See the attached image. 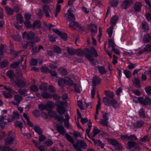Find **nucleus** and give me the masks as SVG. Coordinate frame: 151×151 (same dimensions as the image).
I'll return each instance as SVG.
<instances>
[{"instance_id":"obj_1","label":"nucleus","mask_w":151,"mask_h":151,"mask_svg":"<svg viewBox=\"0 0 151 151\" xmlns=\"http://www.w3.org/2000/svg\"><path fill=\"white\" fill-rule=\"evenodd\" d=\"M85 50L87 53H84L82 50L80 49L77 50L76 51V52L78 56L81 57L85 55V57L90 61H93L94 60V58L93 57V55L95 57L98 56V54L94 48H92L90 50L88 49H86Z\"/></svg>"},{"instance_id":"obj_2","label":"nucleus","mask_w":151,"mask_h":151,"mask_svg":"<svg viewBox=\"0 0 151 151\" xmlns=\"http://www.w3.org/2000/svg\"><path fill=\"white\" fill-rule=\"evenodd\" d=\"M66 139L70 143L73 144V146L77 151H81V149H86L87 148V145L84 141L82 140H78L75 144H74L73 139L70 136L67 134H65Z\"/></svg>"},{"instance_id":"obj_3","label":"nucleus","mask_w":151,"mask_h":151,"mask_svg":"<svg viewBox=\"0 0 151 151\" xmlns=\"http://www.w3.org/2000/svg\"><path fill=\"white\" fill-rule=\"evenodd\" d=\"M55 105L57 107L56 111L59 114H65L66 111L65 109L66 103L65 102L60 101H56L55 102Z\"/></svg>"},{"instance_id":"obj_4","label":"nucleus","mask_w":151,"mask_h":151,"mask_svg":"<svg viewBox=\"0 0 151 151\" xmlns=\"http://www.w3.org/2000/svg\"><path fill=\"white\" fill-rule=\"evenodd\" d=\"M100 78L98 76H96L93 78L92 82L93 89L91 91V98L93 99L94 97L95 93V88L96 86V85L99 83L100 82Z\"/></svg>"},{"instance_id":"obj_5","label":"nucleus","mask_w":151,"mask_h":151,"mask_svg":"<svg viewBox=\"0 0 151 151\" xmlns=\"http://www.w3.org/2000/svg\"><path fill=\"white\" fill-rule=\"evenodd\" d=\"M64 116L65 118V119H64L63 120L62 118H61L57 116V117L56 118L60 122H62L63 121L64 123V126L67 128L70 129L71 128V126L70 125L69 123V119H70V117L68 115L66 114H65Z\"/></svg>"},{"instance_id":"obj_6","label":"nucleus","mask_w":151,"mask_h":151,"mask_svg":"<svg viewBox=\"0 0 151 151\" xmlns=\"http://www.w3.org/2000/svg\"><path fill=\"white\" fill-rule=\"evenodd\" d=\"M134 2V0H123L121 3V6L124 9H127Z\"/></svg>"},{"instance_id":"obj_7","label":"nucleus","mask_w":151,"mask_h":151,"mask_svg":"<svg viewBox=\"0 0 151 151\" xmlns=\"http://www.w3.org/2000/svg\"><path fill=\"white\" fill-rule=\"evenodd\" d=\"M138 101L142 104L145 105L151 104V99L148 97H146L145 99L143 97L137 98Z\"/></svg>"},{"instance_id":"obj_8","label":"nucleus","mask_w":151,"mask_h":151,"mask_svg":"<svg viewBox=\"0 0 151 151\" xmlns=\"http://www.w3.org/2000/svg\"><path fill=\"white\" fill-rule=\"evenodd\" d=\"M12 83L17 86V87L19 88L24 87L26 85V83L24 81L19 79L18 77Z\"/></svg>"},{"instance_id":"obj_9","label":"nucleus","mask_w":151,"mask_h":151,"mask_svg":"<svg viewBox=\"0 0 151 151\" xmlns=\"http://www.w3.org/2000/svg\"><path fill=\"white\" fill-rule=\"evenodd\" d=\"M35 35V33L32 32H30L28 33L24 32L22 35L23 38L27 39L28 40H31L34 38Z\"/></svg>"},{"instance_id":"obj_10","label":"nucleus","mask_w":151,"mask_h":151,"mask_svg":"<svg viewBox=\"0 0 151 151\" xmlns=\"http://www.w3.org/2000/svg\"><path fill=\"white\" fill-rule=\"evenodd\" d=\"M107 141L111 145L115 146L116 149L121 150L122 149V146L118 143L117 141L110 138H108L107 139Z\"/></svg>"},{"instance_id":"obj_11","label":"nucleus","mask_w":151,"mask_h":151,"mask_svg":"<svg viewBox=\"0 0 151 151\" xmlns=\"http://www.w3.org/2000/svg\"><path fill=\"white\" fill-rule=\"evenodd\" d=\"M42 10L45 16L47 18L50 17V14L51 13V9L50 8L49 6L47 5H44L43 7Z\"/></svg>"},{"instance_id":"obj_12","label":"nucleus","mask_w":151,"mask_h":151,"mask_svg":"<svg viewBox=\"0 0 151 151\" xmlns=\"http://www.w3.org/2000/svg\"><path fill=\"white\" fill-rule=\"evenodd\" d=\"M7 74L8 76L10 79V81L12 83L14 82V81L17 78L13 72L11 70L8 71L7 72Z\"/></svg>"},{"instance_id":"obj_13","label":"nucleus","mask_w":151,"mask_h":151,"mask_svg":"<svg viewBox=\"0 0 151 151\" xmlns=\"http://www.w3.org/2000/svg\"><path fill=\"white\" fill-rule=\"evenodd\" d=\"M89 29L91 32V35H94L97 32V27L94 24H91L88 26Z\"/></svg>"},{"instance_id":"obj_14","label":"nucleus","mask_w":151,"mask_h":151,"mask_svg":"<svg viewBox=\"0 0 151 151\" xmlns=\"http://www.w3.org/2000/svg\"><path fill=\"white\" fill-rule=\"evenodd\" d=\"M67 22H72L75 20V16L73 14H65L64 15Z\"/></svg>"},{"instance_id":"obj_15","label":"nucleus","mask_w":151,"mask_h":151,"mask_svg":"<svg viewBox=\"0 0 151 151\" xmlns=\"http://www.w3.org/2000/svg\"><path fill=\"white\" fill-rule=\"evenodd\" d=\"M15 100L17 101L16 102L13 101L12 104L15 105H18L21 101L23 99V97L19 95H15L14 96Z\"/></svg>"},{"instance_id":"obj_16","label":"nucleus","mask_w":151,"mask_h":151,"mask_svg":"<svg viewBox=\"0 0 151 151\" xmlns=\"http://www.w3.org/2000/svg\"><path fill=\"white\" fill-rule=\"evenodd\" d=\"M14 138L12 137H9L4 139L5 144L6 145H11L14 143Z\"/></svg>"},{"instance_id":"obj_17","label":"nucleus","mask_w":151,"mask_h":151,"mask_svg":"<svg viewBox=\"0 0 151 151\" xmlns=\"http://www.w3.org/2000/svg\"><path fill=\"white\" fill-rule=\"evenodd\" d=\"M46 110H51L54 106V102L51 101H48L46 104Z\"/></svg>"},{"instance_id":"obj_18","label":"nucleus","mask_w":151,"mask_h":151,"mask_svg":"<svg viewBox=\"0 0 151 151\" xmlns=\"http://www.w3.org/2000/svg\"><path fill=\"white\" fill-rule=\"evenodd\" d=\"M7 47L6 45L1 44L0 46V59L2 57L4 52L6 51Z\"/></svg>"},{"instance_id":"obj_19","label":"nucleus","mask_w":151,"mask_h":151,"mask_svg":"<svg viewBox=\"0 0 151 151\" xmlns=\"http://www.w3.org/2000/svg\"><path fill=\"white\" fill-rule=\"evenodd\" d=\"M119 20L118 17L116 15H115L112 17L110 20V24L111 25H115L116 24Z\"/></svg>"},{"instance_id":"obj_20","label":"nucleus","mask_w":151,"mask_h":151,"mask_svg":"<svg viewBox=\"0 0 151 151\" xmlns=\"http://www.w3.org/2000/svg\"><path fill=\"white\" fill-rule=\"evenodd\" d=\"M142 6L140 2H136L134 6V11L136 12L140 11L141 9Z\"/></svg>"},{"instance_id":"obj_21","label":"nucleus","mask_w":151,"mask_h":151,"mask_svg":"<svg viewBox=\"0 0 151 151\" xmlns=\"http://www.w3.org/2000/svg\"><path fill=\"white\" fill-rule=\"evenodd\" d=\"M101 75H104L106 73L107 70L103 66H98L97 67Z\"/></svg>"},{"instance_id":"obj_22","label":"nucleus","mask_w":151,"mask_h":151,"mask_svg":"<svg viewBox=\"0 0 151 151\" xmlns=\"http://www.w3.org/2000/svg\"><path fill=\"white\" fill-rule=\"evenodd\" d=\"M69 27L74 29H76L77 28H79L80 26L78 23L74 21L72 22L69 25Z\"/></svg>"},{"instance_id":"obj_23","label":"nucleus","mask_w":151,"mask_h":151,"mask_svg":"<svg viewBox=\"0 0 151 151\" xmlns=\"http://www.w3.org/2000/svg\"><path fill=\"white\" fill-rule=\"evenodd\" d=\"M64 83L69 86H71L73 85V82L70 78L66 77L64 79Z\"/></svg>"},{"instance_id":"obj_24","label":"nucleus","mask_w":151,"mask_h":151,"mask_svg":"<svg viewBox=\"0 0 151 151\" xmlns=\"http://www.w3.org/2000/svg\"><path fill=\"white\" fill-rule=\"evenodd\" d=\"M56 130L60 134H64L65 131L64 127L62 126H58L56 127Z\"/></svg>"},{"instance_id":"obj_25","label":"nucleus","mask_w":151,"mask_h":151,"mask_svg":"<svg viewBox=\"0 0 151 151\" xmlns=\"http://www.w3.org/2000/svg\"><path fill=\"white\" fill-rule=\"evenodd\" d=\"M23 61V59L22 58L21 60H18L17 62H13L11 65L10 66L13 68H15L17 67L20 64H22Z\"/></svg>"},{"instance_id":"obj_26","label":"nucleus","mask_w":151,"mask_h":151,"mask_svg":"<svg viewBox=\"0 0 151 151\" xmlns=\"http://www.w3.org/2000/svg\"><path fill=\"white\" fill-rule=\"evenodd\" d=\"M107 97H104L103 99V102L105 105L110 106V104L111 101V99Z\"/></svg>"},{"instance_id":"obj_27","label":"nucleus","mask_w":151,"mask_h":151,"mask_svg":"<svg viewBox=\"0 0 151 151\" xmlns=\"http://www.w3.org/2000/svg\"><path fill=\"white\" fill-rule=\"evenodd\" d=\"M112 106L114 109H117L119 107V105L118 102L114 99H111V101L110 104V106Z\"/></svg>"},{"instance_id":"obj_28","label":"nucleus","mask_w":151,"mask_h":151,"mask_svg":"<svg viewBox=\"0 0 151 151\" xmlns=\"http://www.w3.org/2000/svg\"><path fill=\"white\" fill-rule=\"evenodd\" d=\"M66 50L68 53L70 55H73L76 53V51L72 47H68L66 48Z\"/></svg>"},{"instance_id":"obj_29","label":"nucleus","mask_w":151,"mask_h":151,"mask_svg":"<svg viewBox=\"0 0 151 151\" xmlns=\"http://www.w3.org/2000/svg\"><path fill=\"white\" fill-rule=\"evenodd\" d=\"M28 92V90L25 89H19L18 90L19 93L24 96L27 95Z\"/></svg>"},{"instance_id":"obj_30","label":"nucleus","mask_w":151,"mask_h":151,"mask_svg":"<svg viewBox=\"0 0 151 151\" xmlns=\"http://www.w3.org/2000/svg\"><path fill=\"white\" fill-rule=\"evenodd\" d=\"M5 10L7 14L8 15H12L14 13V10L8 7H6Z\"/></svg>"},{"instance_id":"obj_31","label":"nucleus","mask_w":151,"mask_h":151,"mask_svg":"<svg viewBox=\"0 0 151 151\" xmlns=\"http://www.w3.org/2000/svg\"><path fill=\"white\" fill-rule=\"evenodd\" d=\"M41 27V23L39 20L35 21L32 25V28H38Z\"/></svg>"},{"instance_id":"obj_32","label":"nucleus","mask_w":151,"mask_h":151,"mask_svg":"<svg viewBox=\"0 0 151 151\" xmlns=\"http://www.w3.org/2000/svg\"><path fill=\"white\" fill-rule=\"evenodd\" d=\"M137 143L133 141H129L127 143V148L128 149H130L136 146Z\"/></svg>"},{"instance_id":"obj_33","label":"nucleus","mask_w":151,"mask_h":151,"mask_svg":"<svg viewBox=\"0 0 151 151\" xmlns=\"http://www.w3.org/2000/svg\"><path fill=\"white\" fill-rule=\"evenodd\" d=\"M42 97L44 99H51L52 98V95L49 93L45 92H43L41 94Z\"/></svg>"},{"instance_id":"obj_34","label":"nucleus","mask_w":151,"mask_h":151,"mask_svg":"<svg viewBox=\"0 0 151 151\" xmlns=\"http://www.w3.org/2000/svg\"><path fill=\"white\" fill-rule=\"evenodd\" d=\"M142 29L145 31L148 30L149 29L148 25L145 21H143L142 22Z\"/></svg>"},{"instance_id":"obj_35","label":"nucleus","mask_w":151,"mask_h":151,"mask_svg":"<svg viewBox=\"0 0 151 151\" xmlns=\"http://www.w3.org/2000/svg\"><path fill=\"white\" fill-rule=\"evenodd\" d=\"M105 93L107 97L110 99H112L114 96V93L112 91H105Z\"/></svg>"},{"instance_id":"obj_36","label":"nucleus","mask_w":151,"mask_h":151,"mask_svg":"<svg viewBox=\"0 0 151 151\" xmlns=\"http://www.w3.org/2000/svg\"><path fill=\"white\" fill-rule=\"evenodd\" d=\"M59 73L63 76H65L67 74V70L63 68H60L58 69Z\"/></svg>"},{"instance_id":"obj_37","label":"nucleus","mask_w":151,"mask_h":151,"mask_svg":"<svg viewBox=\"0 0 151 151\" xmlns=\"http://www.w3.org/2000/svg\"><path fill=\"white\" fill-rule=\"evenodd\" d=\"M143 41L145 43L151 42V36L148 34L146 35L143 39Z\"/></svg>"},{"instance_id":"obj_38","label":"nucleus","mask_w":151,"mask_h":151,"mask_svg":"<svg viewBox=\"0 0 151 151\" xmlns=\"http://www.w3.org/2000/svg\"><path fill=\"white\" fill-rule=\"evenodd\" d=\"M34 130L38 134L40 135L42 134V131L41 129L38 126H35Z\"/></svg>"},{"instance_id":"obj_39","label":"nucleus","mask_w":151,"mask_h":151,"mask_svg":"<svg viewBox=\"0 0 151 151\" xmlns=\"http://www.w3.org/2000/svg\"><path fill=\"white\" fill-rule=\"evenodd\" d=\"M12 92L8 91V92L5 91H4L3 92V94L4 96L7 98H11L12 97V96L11 94Z\"/></svg>"},{"instance_id":"obj_40","label":"nucleus","mask_w":151,"mask_h":151,"mask_svg":"<svg viewBox=\"0 0 151 151\" xmlns=\"http://www.w3.org/2000/svg\"><path fill=\"white\" fill-rule=\"evenodd\" d=\"M119 3L118 0H110L109 3L111 6L113 7L116 6Z\"/></svg>"},{"instance_id":"obj_41","label":"nucleus","mask_w":151,"mask_h":151,"mask_svg":"<svg viewBox=\"0 0 151 151\" xmlns=\"http://www.w3.org/2000/svg\"><path fill=\"white\" fill-rule=\"evenodd\" d=\"M113 29V25H111L107 30V32L109 35V37L110 38L111 37L112 34Z\"/></svg>"},{"instance_id":"obj_42","label":"nucleus","mask_w":151,"mask_h":151,"mask_svg":"<svg viewBox=\"0 0 151 151\" xmlns=\"http://www.w3.org/2000/svg\"><path fill=\"white\" fill-rule=\"evenodd\" d=\"M81 87L77 84H74V88L75 91L78 93L81 92Z\"/></svg>"},{"instance_id":"obj_43","label":"nucleus","mask_w":151,"mask_h":151,"mask_svg":"<svg viewBox=\"0 0 151 151\" xmlns=\"http://www.w3.org/2000/svg\"><path fill=\"white\" fill-rule=\"evenodd\" d=\"M94 142L95 144L100 147L101 148H103L104 147V145L100 140H98L96 141H94Z\"/></svg>"},{"instance_id":"obj_44","label":"nucleus","mask_w":151,"mask_h":151,"mask_svg":"<svg viewBox=\"0 0 151 151\" xmlns=\"http://www.w3.org/2000/svg\"><path fill=\"white\" fill-rule=\"evenodd\" d=\"M115 44L113 39L110 40L109 41V47H112V48H114L115 46Z\"/></svg>"},{"instance_id":"obj_45","label":"nucleus","mask_w":151,"mask_h":151,"mask_svg":"<svg viewBox=\"0 0 151 151\" xmlns=\"http://www.w3.org/2000/svg\"><path fill=\"white\" fill-rule=\"evenodd\" d=\"M24 26L27 28H29L31 27H32V25L29 20H26L24 22Z\"/></svg>"},{"instance_id":"obj_46","label":"nucleus","mask_w":151,"mask_h":151,"mask_svg":"<svg viewBox=\"0 0 151 151\" xmlns=\"http://www.w3.org/2000/svg\"><path fill=\"white\" fill-rule=\"evenodd\" d=\"M30 90L31 91H32L34 92H36L38 91V88L35 85H32L30 87Z\"/></svg>"},{"instance_id":"obj_47","label":"nucleus","mask_w":151,"mask_h":151,"mask_svg":"<svg viewBox=\"0 0 151 151\" xmlns=\"http://www.w3.org/2000/svg\"><path fill=\"white\" fill-rule=\"evenodd\" d=\"M107 121V120L105 119H101L99 122L103 126L105 127H106L108 126Z\"/></svg>"},{"instance_id":"obj_48","label":"nucleus","mask_w":151,"mask_h":151,"mask_svg":"<svg viewBox=\"0 0 151 151\" xmlns=\"http://www.w3.org/2000/svg\"><path fill=\"white\" fill-rule=\"evenodd\" d=\"M34 43L33 41L32 42H28L24 45L23 47L26 48L28 46H29L31 47H32Z\"/></svg>"},{"instance_id":"obj_49","label":"nucleus","mask_w":151,"mask_h":151,"mask_svg":"<svg viewBox=\"0 0 151 151\" xmlns=\"http://www.w3.org/2000/svg\"><path fill=\"white\" fill-rule=\"evenodd\" d=\"M17 19L20 24L22 23L23 22V17L21 14H18L17 15Z\"/></svg>"},{"instance_id":"obj_50","label":"nucleus","mask_w":151,"mask_h":151,"mask_svg":"<svg viewBox=\"0 0 151 151\" xmlns=\"http://www.w3.org/2000/svg\"><path fill=\"white\" fill-rule=\"evenodd\" d=\"M53 51L55 52L58 54L60 53L61 52L60 48L56 45L53 46Z\"/></svg>"},{"instance_id":"obj_51","label":"nucleus","mask_w":151,"mask_h":151,"mask_svg":"<svg viewBox=\"0 0 151 151\" xmlns=\"http://www.w3.org/2000/svg\"><path fill=\"white\" fill-rule=\"evenodd\" d=\"M82 11L86 14H88L91 11V9H87L84 6L81 7Z\"/></svg>"},{"instance_id":"obj_52","label":"nucleus","mask_w":151,"mask_h":151,"mask_svg":"<svg viewBox=\"0 0 151 151\" xmlns=\"http://www.w3.org/2000/svg\"><path fill=\"white\" fill-rule=\"evenodd\" d=\"M61 38L64 40H66L67 38V35L65 33L61 32L60 34L59 35Z\"/></svg>"},{"instance_id":"obj_53","label":"nucleus","mask_w":151,"mask_h":151,"mask_svg":"<svg viewBox=\"0 0 151 151\" xmlns=\"http://www.w3.org/2000/svg\"><path fill=\"white\" fill-rule=\"evenodd\" d=\"M30 64L33 66H36L37 64L38 61L37 59H32L30 60Z\"/></svg>"},{"instance_id":"obj_54","label":"nucleus","mask_w":151,"mask_h":151,"mask_svg":"<svg viewBox=\"0 0 151 151\" xmlns=\"http://www.w3.org/2000/svg\"><path fill=\"white\" fill-rule=\"evenodd\" d=\"M48 114L50 117L55 118L57 117L58 115L55 111H50L48 112Z\"/></svg>"},{"instance_id":"obj_55","label":"nucleus","mask_w":151,"mask_h":151,"mask_svg":"<svg viewBox=\"0 0 151 151\" xmlns=\"http://www.w3.org/2000/svg\"><path fill=\"white\" fill-rule=\"evenodd\" d=\"M1 150L2 151H13L12 149H11L9 146H4L1 147Z\"/></svg>"},{"instance_id":"obj_56","label":"nucleus","mask_w":151,"mask_h":151,"mask_svg":"<svg viewBox=\"0 0 151 151\" xmlns=\"http://www.w3.org/2000/svg\"><path fill=\"white\" fill-rule=\"evenodd\" d=\"M100 130L98 129L97 127H95L93 128V136L95 137L96 135L100 132Z\"/></svg>"},{"instance_id":"obj_57","label":"nucleus","mask_w":151,"mask_h":151,"mask_svg":"<svg viewBox=\"0 0 151 151\" xmlns=\"http://www.w3.org/2000/svg\"><path fill=\"white\" fill-rule=\"evenodd\" d=\"M133 83L135 84V86L137 87H140V82L139 80L136 78H135L134 81H133Z\"/></svg>"},{"instance_id":"obj_58","label":"nucleus","mask_w":151,"mask_h":151,"mask_svg":"<svg viewBox=\"0 0 151 151\" xmlns=\"http://www.w3.org/2000/svg\"><path fill=\"white\" fill-rule=\"evenodd\" d=\"M8 62L7 61H4L0 62V66L2 68H4L7 66Z\"/></svg>"},{"instance_id":"obj_59","label":"nucleus","mask_w":151,"mask_h":151,"mask_svg":"<svg viewBox=\"0 0 151 151\" xmlns=\"http://www.w3.org/2000/svg\"><path fill=\"white\" fill-rule=\"evenodd\" d=\"M52 97L55 100H58L60 99V97L59 95L56 93H54L52 95Z\"/></svg>"},{"instance_id":"obj_60","label":"nucleus","mask_w":151,"mask_h":151,"mask_svg":"<svg viewBox=\"0 0 151 151\" xmlns=\"http://www.w3.org/2000/svg\"><path fill=\"white\" fill-rule=\"evenodd\" d=\"M140 140V141L145 142L149 141L148 137L147 136H144L143 137L141 138Z\"/></svg>"},{"instance_id":"obj_61","label":"nucleus","mask_w":151,"mask_h":151,"mask_svg":"<svg viewBox=\"0 0 151 151\" xmlns=\"http://www.w3.org/2000/svg\"><path fill=\"white\" fill-rule=\"evenodd\" d=\"M124 73L126 77L127 78H129L131 77V72L130 71L126 70L124 71Z\"/></svg>"},{"instance_id":"obj_62","label":"nucleus","mask_w":151,"mask_h":151,"mask_svg":"<svg viewBox=\"0 0 151 151\" xmlns=\"http://www.w3.org/2000/svg\"><path fill=\"white\" fill-rule=\"evenodd\" d=\"M38 107L41 110H43L45 109H46V105L43 104H39L38 105Z\"/></svg>"},{"instance_id":"obj_63","label":"nucleus","mask_w":151,"mask_h":151,"mask_svg":"<svg viewBox=\"0 0 151 151\" xmlns=\"http://www.w3.org/2000/svg\"><path fill=\"white\" fill-rule=\"evenodd\" d=\"M144 48L145 51L151 52V45L150 44H147Z\"/></svg>"},{"instance_id":"obj_64","label":"nucleus","mask_w":151,"mask_h":151,"mask_svg":"<svg viewBox=\"0 0 151 151\" xmlns=\"http://www.w3.org/2000/svg\"><path fill=\"white\" fill-rule=\"evenodd\" d=\"M145 91L148 95L151 94V86L147 87L145 88Z\"/></svg>"}]
</instances>
